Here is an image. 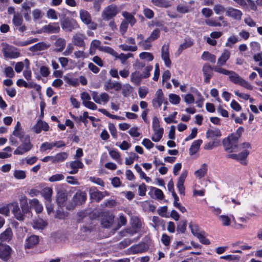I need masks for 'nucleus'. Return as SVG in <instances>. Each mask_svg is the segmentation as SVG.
<instances>
[{"label": "nucleus", "instance_id": "1", "mask_svg": "<svg viewBox=\"0 0 262 262\" xmlns=\"http://www.w3.org/2000/svg\"><path fill=\"white\" fill-rule=\"evenodd\" d=\"M227 75L229 76V80L233 83L238 84L249 90H253V86L235 72L230 71Z\"/></svg>", "mask_w": 262, "mask_h": 262}, {"label": "nucleus", "instance_id": "2", "mask_svg": "<svg viewBox=\"0 0 262 262\" xmlns=\"http://www.w3.org/2000/svg\"><path fill=\"white\" fill-rule=\"evenodd\" d=\"M225 150L229 152H233L237 151L238 147V139L233 135H229L223 141Z\"/></svg>", "mask_w": 262, "mask_h": 262}, {"label": "nucleus", "instance_id": "3", "mask_svg": "<svg viewBox=\"0 0 262 262\" xmlns=\"http://www.w3.org/2000/svg\"><path fill=\"white\" fill-rule=\"evenodd\" d=\"M120 10L115 5H111L106 7L102 12V18L105 21L113 19L119 12Z\"/></svg>", "mask_w": 262, "mask_h": 262}, {"label": "nucleus", "instance_id": "4", "mask_svg": "<svg viewBox=\"0 0 262 262\" xmlns=\"http://www.w3.org/2000/svg\"><path fill=\"white\" fill-rule=\"evenodd\" d=\"M62 29L66 32H72L79 28L77 21L73 18L65 17L60 20Z\"/></svg>", "mask_w": 262, "mask_h": 262}, {"label": "nucleus", "instance_id": "5", "mask_svg": "<svg viewBox=\"0 0 262 262\" xmlns=\"http://www.w3.org/2000/svg\"><path fill=\"white\" fill-rule=\"evenodd\" d=\"M20 141L21 142V144L17 147V148L14 150V155H23L30 150L33 147V145L30 142V137L28 135L26 136L25 140Z\"/></svg>", "mask_w": 262, "mask_h": 262}, {"label": "nucleus", "instance_id": "6", "mask_svg": "<svg viewBox=\"0 0 262 262\" xmlns=\"http://www.w3.org/2000/svg\"><path fill=\"white\" fill-rule=\"evenodd\" d=\"M152 128L154 134L151 137V139L154 142H158L162 138L164 132L163 128L160 127L159 122L157 118H155L152 121Z\"/></svg>", "mask_w": 262, "mask_h": 262}, {"label": "nucleus", "instance_id": "7", "mask_svg": "<svg viewBox=\"0 0 262 262\" xmlns=\"http://www.w3.org/2000/svg\"><path fill=\"white\" fill-rule=\"evenodd\" d=\"M249 153L248 150L245 149L238 154H233L228 155L227 158L235 160L239 162L243 165H247L248 163L247 158Z\"/></svg>", "mask_w": 262, "mask_h": 262}, {"label": "nucleus", "instance_id": "8", "mask_svg": "<svg viewBox=\"0 0 262 262\" xmlns=\"http://www.w3.org/2000/svg\"><path fill=\"white\" fill-rule=\"evenodd\" d=\"M12 249L8 245L0 243V259L8 261L11 256Z\"/></svg>", "mask_w": 262, "mask_h": 262}, {"label": "nucleus", "instance_id": "9", "mask_svg": "<svg viewBox=\"0 0 262 262\" xmlns=\"http://www.w3.org/2000/svg\"><path fill=\"white\" fill-rule=\"evenodd\" d=\"M9 206L12 207V212L15 217L19 221H24L25 218V215L27 213H24L22 210L20 209L17 202H13Z\"/></svg>", "mask_w": 262, "mask_h": 262}, {"label": "nucleus", "instance_id": "10", "mask_svg": "<svg viewBox=\"0 0 262 262\" xmlns=\"http://www.w3.org/2000/svg\"><path fill=\"white\" fill-rule=\"evenodd\" d=\"M86 39V36L79 32L76 33L72 37L73 44L78 47L85 48V43L84 40Z\"/></svg>", "mask_w": 262, "mask_h": 262}, {"label": "nucleus", "instance_id": "11", "mask_svg": "<svg viewBox=\"0 0 262 262\" xmlns=\"http://www.w3.org/2000/svg\"><path fill=\"white\" fill-rule=\"evenodd\" d=\"M194 3V2L193 1L188 2H182L177 5L176 10L177 12L182 14L189 13L192 10L191 5Z\"/></svg>", "mask_w": 262, "mask_h": 262}, {"label": "nucleus", "instance_id": "12", "mask_svg": "<svg viewBox=\"0 0 262 262\" xmlns=\"http://www.w3.org/2000/svg\"><path fill=\"white\" fill-rule=\"evenodd\" d=\"M161 58L164 62L165 66L171 67V62L169 58V45L164 44L161 48Z\"/></svg>", "mask_w": 262, "mask_h": 262}, {"label": "nucleus", "instance_id": "13", "mask_svg": "<svg viewBox=\"0 0 262 262\" xmlns=\"http://www.w3.org/2000/svg\"><path fill=\"white\" fill-rule=\"evenodd\" d=\"M90 194L91 199L94 200L96 202H99L105 196H108L109 193L107 191H100L96 188H91L90 190Z\"/></svg>", "mask_w": 262, "mask_h": 262}, {"label": "nucleus", "instance_id": "14", "mask_svg": "<svg viewBox=\"0 0 262 262\" xmlns=\"http://www.w3.org/2000/svg\"><path fill=\"white\" fill-rule=\"evenodd\" d=\"M213 68L209 64L205 63L204 64L202 68V72L204 78V82L206 83H209L210 79L213 75Z\"/></svg>", "mask_w": 262, "mask_h": 262}, {"label": "nucleus", "instance_id": "15", "mask_svg": "<svg viewBox=\"0 0 262 262\" xmlns=\"http://www.w3.org/2000/svg\"><path fill=\"white\" fill-rule=\"evenodd\" d=\"M92 97L94 101L98 104H106L109 101L110 96L106 93L98 95L96 92H93Z\"/></svg>", "mask_w": 262, "mask_h": 262}, {"label": "nucleus", "instance_id": "16", "mask_svg": "<svg viewBox=\"0 0 262 262\" xmlns=\"http://www.w3.org/2000/svg\"><path fill=\"white\" fill-rule=\"evenodd\" d=\"M226 15L235 20H239L242 18L243 13L238 9L229 7L226 10Z\"/></svg>", "mask_w": 262, "mask_h": 262}, {"label": "nucleus", "instance_id": "17", "mask_svg": "<svg viewBox=\"0 0 262 262\" xmlns=\"http://www.w3.org/2000/svg\"><path fill=\"white\" fill-rule=\"evenodd\" d=\"M69 166L71 169L69 173L71 174H76L78 171L79 168H83L84 164L79 160L77 159L75 161H71L69 163Z\"/></svg>", "mask_w": 262, "mask_h": 262}, {"label": "nucleus", "instance_id": "18", "mask_svg": "<svg viewBox=\"0 0 262 262\" xmlns=\"http://www.w3.org/2000/svg\"><path fill=\"white\" fill-rule=\"evenodd\" d=\"M114 220V216L112 213L108 212H105L103 213V218L101 224L105 228L110 227Z\"/></svg>", "mask_w": 262, "mask_h": 262}, {"label": "nucleus", "instance_id": "19", "mask_svg": "<svg viewBox=\"0 0 262 262\" xmlns=\"http://www.w3.org/2000/svg\"><path fill=\"white\" fill-rule=\"evenodd\" d=\"M187 176V171L186 170L183 171V172L181 173V176L179 178L177 184V187L179 190L180 194L183 195H185V187L184 186V183L185 182Z\"/></svg>", "mask_w": 262, "mask_h": 262}, {"label": "nucleus", "instance_id": "20", "mask_svg": "<svg viewBox=\"0 0 262 262\" xmlns=\"http://www.w3.org/2000/svg\"><path fill=\"white\" fill-rule=\"evenodd\" d=\"M3 52L4 55L6 57L10 58H17L20 55L19 52L15 51L13 50V48L8 45H6V46L3 48Z\"/></svg>", "mask_w": 262, "mask_h": 262}, {"label": "nucleus", "instance_id": "21", "mask_svg": "<svg viewBox=\"0 0 262 262\" xmlns=\"http://www.w3.org/2000/svg\"><path fill=\"white\" fill-rule=\"evenodd\" d=\"M43 32L48 34L57 33L60 31V27L58 23H50L43 27Z\"/></svg>", "mask_w": 262, "mask_h": 262}, {"label": "nucleus", "instance_id": "22", "mask_svg": "<svg viewBox=\"0 0 262 262\" xmlns=\"http://www.w3.org/2000/svg\"><path fill=\"white\" fill-rule=\"evenodd\" d=\"M19 201L22 212L24 213H31V209L28 205V199L25 195H21L19 198Z\"/></svg>", "mask_w": 262, "mask_h": 262}, {"label": "nucleus", "instance_id": "23", "mask_svg": "<svg viewBox=\"0 0 262 262\" xmlns=\"http://www.w3.org/2000/svg\"><path fill=\"white\" fill-rule=\"evenodd\" d=\"M164 101V95L161 89L156 93V98L152 100V104L155 107H160Z\"/></svg>", "mask_w": 262, "mask_h": 262}, {"label": "nucleus", "instance_id": "24", "mask_svg": "<svg viewBox=\"0 0 262 262\" xmlns=\"http://www.w3.org/2000/svg\"><path fill=\"white\" fill-rule=\"evenodd\" d=\"M49 128V126L47 123L40 120L33 127L32 129L35 133L39 134L42 130L45 131L48 130Z\"/></svg>", "mask_w": 262, "mask_h": 262}, {"label": "nucleus", "instance_id": "25", "mask_svg": "<svg viewBox=\"0 0 262 262\" xmlns=\"http://www.w3.org/2000/svg\"><path fill=\"white\" fill-rule=\"evenodd\" d=\"M38 236L34 235H31L26 239L25 247L26 248L31 249L38 244Z\"/></svg>", "mask_w": 262, "mask_h": 262}, {"label": "nucleus", "instance_id": "26", "mask_svg": "<svg viewBox=\"0 0 262 262\" xmlns=\"http://www.w3.org/2000/svg\"><path fill=\"white\" fill-rule=\"evenodd\" d=\"M13 135L19 138L20 141L25 140L26 136L24 135L23 129L21 126L20 123L18 121L14 127Z\"/></svg>", "mask_w": 262, "mask_h": 262}, {"label": "nucleus", "instance_id": "27", "mask_svg": "<svg viewBox=\"0 0 262 262\" xmlns=\"http://www.w3.org/2000/svg\"><path fill=\"white\" fill-rule=\"evenodd\" d=\"M86 199V194L84 192H77L73 196V200L76 205H80Z\"/></svg>", "mask_w": 262, "mask_h": 262}, {"label": "nucleus", "instance_id": "28", "mask_svg": "<svg viewBox=\"0 0 262 262\" xmlns=\"http://www.w3.org/2000/svg\"><path fill=\"white\" fill-rule=\"evenodd\" d=\"M30 208L35 209L37 213L41 212L43 210V206L37 199H33L29 201Z\"/></svg>", "mask_w": 262, "mask_h": 262}, {"label": "nucleus", "instance_id": "29", "mask_svg": "<svg viewBox=\"0 0 262 262\" xmlns=\"http://www.w3.org/2000/svg\"><path fill=\"white\" fill-rule=\"evenodd\" d=\"M112 89H114L116 91H119L122 89V84L118 82H113L111 80L107 81L104 85V89L108 91Z\"/></svg>", "mask_w": 262, "mask_h": 262}, {"label": "nucleus", "instance_id": "30", "mask_svg": "<svg viewBox=\"0 0 262 262\" xmlns=\"http://www.w3.org/2000/svg\"><path fill=\"white\" fill-rule=\"evenodd\" d=\"M143 79H145V77H143L139 71H136L132 73L130 75V81L137 85L140 84Z\"/></svg>", "mask_w": 262, "mask_h": 262}, {"label": "nucleus", "instance_id": "31", "mask_svg": "<svg viewBox=\"0 0 262 262\" xmlns=\"http://www.w3.org/2000/svg\"><path fill=\"white\" fill-rule=\"evenodd\" d=\"M80 17L81 21L86 25L92 23L91 16L89 12L85 10H80L79 11Z\"/></svg>", "mask_w": 262, "mask_h": 262}, {"label": "nucleus", "instance_id": "32", "mask_svg": "<svg viewBox=\"0 0 262 262\" xmlns=\"http://www.w3.org/2000/svg\"><path fill=\"white\" fill-rule=\"evenodd\" d=\"M206 136L207 138L215 140L222 136L220 130L218 128L209 129L207 130Z\"/></svg>", "mask_w": 262, "mask_h": 262}, {"label": "nucleus", "instance_id": "33", "mask_svg": "<svg viewBox=\"0 0 262 262\" xmlns=\"http://www.w3.org/2000/svg\"><path fill=\"white\" fill-rule=\"evenodd\" d=\"M230 56V52L227 49H225L221 56L217 60V64L219 66H222L226 64V61L229 59Z\"/></svg>", "mask_w": 262, "mask_h": 262}, {"label": "nucleus", "instance_id": "34", "mask_svg": "<svg viewBox=\"0 0 262 262\" xmlns=\"http://www.w3.org/2000/svg\"><path fill=\"white\" fill-rule=\"evenodd\" d=\"M13 233L10 228L6 229L5 231L0 234V241L9 242L12 238Z\"/></svg>", "mask_w": 262, "mask_h": 262}, {"label": "nucleus", "instance_id": "35", "mask_svg": "<svg viewBox=\"0 0 262 262\" xmlns=\"http://www.w3.org/2000/svg\"><path fill=\"white\" fill-rule=\"evenodd\" d=\"M31 3H25L22 5L21 12H23L24 16L26 20H30V14L31 13Z\"/></svg>", "mask_w": 262, "mask_h": 262}, {"label": "nucleus", "instance_id": "36", "mask_svg": "<svg viewBox=\"0 0 262 262\" xmlns=\"http://www.w3.org/2000/svg\"><path fill=\"white\" fill-rule=\"evenodd\" d=\"M193 45V41L191 39H185L184 42L180 45L177 53L180 55L183 51L187 48H190Z\"/></svg>", "mask_w": 262, "mask_h": 262}, {"label": "nucleus", "instance_id": "37", "mask_svg": "<svg viewBox=\"0 0 262 262\" xmlns=\"http://www.w3.org/2000/svg\"><path fill=\"white\" fill-rule=\"evenodd\" d=\"M122 15L131 26H133L136 23V19L132 14L127 11H123Z\"/></svg>", "mask_w": 262, "mask_h": 262}, {"label": "nucleus", "instance_id": "38", "mask_svg": "<svg viewBox=\"0 0 262 262\" xmlns=\"http://www.w3.org/2000/svg\"><path fill=\"white\" fill-rule=\"evenodd\" d=\"M233 1L244 8H247L248 5H250L253 10L256 8L254 2L252 0H233Z\"/></svg>", "mask_w": 262, "mask_h": 262}, {"label": "nucleus", "instance_id": "39", "mask_svg": "<svg viewBox=\"0 0 262 262\" xmlns=\"http://www.w3.org/2000/svg\"><path fill=\"white\" fill-rule=\"evenodd\" d=\"M67 200L66 193L62 191H59L57 195V202L60 207L63 206Z\"/></svg>", "mask_w": 262, "mask_h": 262}, {"label": "nucleus", "instance_id": "40", "mask_svg": "<svg viewBox=\"0 0 262 262\" xmlns=\"http://www.w3.org/2000/svg\"><path fill=\"white\" fill-rule=\"evenodd\" d=\"M203 141L201 139L196 140L193 141L189 148V154L193 155L195 154L199 149L200 145Z\"/></svg>", "mask_w": 262, "mask_h": 262}, {"label": "nucleus", "instance_id": "41", "mask_svg": "<svg viewBox=\"0 0 262 262\" xmlns=\"http://www.w3.org/2000/svg\"><path fill=\"white\" fill-rule=\"evenodd\" d=\"M207 171V165L204 163L202 165L201 167L199 169L195 171L194 175L196 178L201 179L206 174Z\"/></svg>", "mask_w": 262, "mask_h": 262}, {"label": "nucleus", "instance_id": "42", "mask_svg": "<svg viewBox=\"0 0 262 262\" xmlns=\"http://www.w3.org/2000/svg\"><path fill=\"white\" fill-rule=\"evenodd\" d=\"M68 154L66 152H60L53 156V163L63 162L68 158Z\"/></svg>", "mask_w": 262, "mask_h": 262}, {"label": "nucleus", "instance_id": "43", "mask_svg": "<svg viewBox=\"0 0 262 262\" xmlns=\"http://www.w3.org/2000/svg\"><path fill=\"white\" fill-rule=\"evenodd\" d=\"M49 47L44 42H38L30 47V50L32 52L42 51L47 49Z\"/></svg>", "mask_w": 262, "mask_h": 262}, {"label": "nucleus", "instance_id": "44", "mask_svg": "<svg viewBox=\"0 0 262 262\" xmlns=\"http://www.w3.org/2000/svg\"><path fill=\"white\" fill-rule=\"evenodd\" d=\"M66 41L64 39L62 38H58L55 42L56 51L58 52L62 51L66 46Z\"/></svg>", "mask_w": 262, "mask_h": 262}, {"label": "nucleus", "instance_id": "45", "mask_svg": "<svg viewBox=\"0 0 262 262\" xmlns=\"http://www.w3.org/2000/svg\"><path fill=\"white\" fill-rule=\"evenodd\" d=\"M12 23L15 27L20 26L23 24V19L20 13L17 12L16 14H14Z\"/></svg>", "mask_w": 262, "mask_h": 262}, {"label": "nucleus", "instance_id": "46", "mask_svg": "<svg viewBox=\"0 0 262 262\" xmlns=\"http://www.w3.org/2000/svg\"><path fill=\"white\" fill-rule=\"evenodd\" d=\"M151 3L156 6L161 8L170 7L169 3L166 0H151Z\"/></svg>", "mask_w": 262, "mask_h": 262}, {"label": "nucleus", "instance_id": "47", "mask_svg": "<svg viewBox=\"0 0 262 262\" xmlns=\"http://www.w3.org/2000/svg\"><path fill=\"white\" fill-rule=\"evenodd\" d=\"M53 193L52 189L50 187H46L42 190V196L47 201L50 202L51 201V196Z\"/></svg>", "mask_w": 262, "mask_h": 262}, {"label": "nucleus", "instance_id": "48", "mask_svg": "<svg viewBox=\"0 0 262 262\" xmlns=\"http://www.w3.org/2000/svg\"><path fill=\"white\" fill-rule=\"evenodd\" d=\"M187 221H180L177 225V231L178 233H184L186 230Z\"/></svg>", "mask_w": 262, "mask_h": 262}, {"label": "nucleus", "instance_id": "49", "mask_svg": "<svg viewBox=\"0 0 262 262\" xmlns=\"http://www.w3.org/2000/svg\"><path fill=\"white\" fill-rule=\"evenodd\" d=\"M202 58L205 60H209L213 63L216 61L215 56L210 54L208 52H204L202 55Z\"/></svg>", "mask_w": 262, "mask_h": 262}, {"label": "nucleus", "instance_id": "50", "mask_svg": "<svg viewBox=\"0 0 262 262\" xmlns=\"http://www.w3.org/2000/svg\"><path fill=\"white\" fill-rule=\"evenodd\" d=\"M47 226V223L46 221L39 219L34 222L33 227L38 229H42Z\"/></svg>", "mask_w": 262, "mask_h": 262}, {"label": "nucleus", "instance_id": "51", "mask_svg": "<svg viewBox=\"0 0 262 262\" xmlns=\"http://www.w3.org/2000/svg\"><path fill=\"white\" fill-rule=\"evenodd\" d=\"M13 176L17 180H24L26 178V171L22 170H15Z\"/></svg>", "mask_w": 262, "mask_h": 262}, {"label": "nucleus", "instance_id": "52", "mask_svg": "<svg viewBox=\"0 0 262 262\" xmlns=\"http://www.w3.org/2000/svg\"><path fill=\"white\" fill-rule=\"evenodd\" d=\"M139 158V156L134 152H130L129 156L125 158V164L131 165L134 163V160H137Z\"/></svg>", "mask_w": 262, "mask_h": 262}, {"label": "nucleus", "instance_id": "53", "mask_svg": "<svg viewBox=\"0 0 262 262\" xmlns=\"http://www.w3.org/2000/svg\"><path fill=\"white\" fill-rule=\"evenodd\" d=\"M110 156L113 159L115 160L118 163L122 164L121 160L120 159V154L115 150H111L109 151Z\"/></svg>", "mask_w": 262, "mask_h": 262}, {"label": "nucleus", "instance_id": "54", "mask_svg": "<svg viewBox=\"0 0 262 262\" xmlns=\"http://www.w3.org/2000/svg\"><path fill=\"white\" fill-rule=\"evenodd\" d=\"M169 100L170 103L177 105L180 103L181 98L179 95L174 94H170L169 95Z\"/></svg>", "mask_w": 262, "mask_h": 262}, {"label": "nucleus", "instance_id": "55", "mask_svg": "<svg viewBox=\"0 0 262 262\" xmlns=\"http://www.w3.org/2000/svg\"><path fill=\"white\" fill-rule=\"evenodd\" d=\"M4 151L0 152V158L5 159L11 156L12 149L10 146H7L4 149Z\"/></svg>", "mask_w": 262, "mask_h": 262}, {"label": "nucleus", "instance_id": "56", "mask_svg": "<svg viewBox=\"0 0 262 262\" xmlns=\"http://www.w3.org/2000/svg\"><path fill=\"white\" fill-rule=\"evenodd\" d=\"M189 227L191 229V231L192 233L198 237L201 233L199 232L198 226L195 224H193L192 222H190L189 225Z\"/></svg>", "mask_w": 262, "mask_h": 262}, {"label": "nucleus", "instance_id": "57", "mask_svg": "<svg viewBox=\"0 0 262 262\" xmlns=\"http://www.w3.org/2000/svg\"><path fill=\"white\" fill-rule=\"evenodd\" d=\"M139 57L141 59L151 61L154 59V56L151 53L143 52L140 54Z\"/></svg>", "mask_w": 262, "mask_h": 262}, {"label": "nucleus", "instance_id": "58", "mask_svg": "<svg viewBox=\"0 0 262 262\" xmlns=\"http://www.w3.org/2000/svg\"><path fill=\"white\" fill-rule=\"evenodd\" d=\"M64 179V176L62 173H56L49 178V181L51 182H55L62 181Z\"/></svg>", "mask_w": 262, "mask_h": 262}, {"label": "nucleus", "instance_id": "59", "mask_svg": "<svg viewBox=\"0 0 262 262\" xmlns=\"http://www.w3.org/2000/svg\"><path fill=\"white\" fill-rule=\"evenodd\" d=\"M100 51L108 53L113 56H117V53L115 52L113 49L110 47L102 46L100 48Z\"/></svg>", "mask_w": 262, "mask_h": 262}, {"label": "nucleus", "instance_id": "60", "mask_svg": "<svg viewBox=\"0 0 262 262\" xmlns=\"http://www.w3.org/2000/svg\"><path fill=\"white\" fill-rule=\"evenodd\" d=\"M238 41V38L235 36H231L229 37L226 43V46L229 48H232L233 45Z\"/></svg>", "mask_w": 262, "mask_h": 262}, {"label": "nucleus", "instance_id": "61", "mask_svg": "<svg viewBox=\"0 0 262 262\" xmlns=\"http://www.w3.org/2000/svg\"><path fill=\"white\" fill-rule=\"evenodd\" d=\"M160 36V30L159 29L154 30L151 33L150 36L147 38V41H153L157 39Z\"/></svg>", "mask_w": 262, "mask_h": 262}, {"label": "nucleus", "instance_id": "62", "mask_svg": "<svg viewBox=\"0 0 262 262\" xmlns=\"http://www.w3.org/2000/svg\"><path fill=\"white\" fill-rule=\"evenodd\" d=\"M16 84L19 87H25L26 88L31 89L32 85L31 82L27 83L23 79H19L16 82Z\"/></svg>", "mask_w": 262, "mask_h": 262}, {"label": "nucleus", "instance_id": "63", "mask_svg": "<svg viewBox=\"0 0 262 262\" xmlns=\"http://www.w3.org/2000/svg\"><path fill=\"white\" fill-rule=\"evenodd\" d=\"M205 23L208 26L211 27H221L222 26L221 23L218 22L217 20L213 18L206 20Z\"/></svg>", "mask_w": 262, "mask_h": 262}, {"label": "nucleus", "instance_id": "64", "mask_svg": "<svg viewBox=\"0 0 262 262\" xmlns=\"http://www.w3.org/2000/svg\"><path fill=\"white\" fill-rule=\"evenodd\" d=\"M152 66L151 65H148L146 66L142 73H141V74L143 76V77H145V78H147L149 77L150 75V72L152 70Z\"/></svg>", "mask_w": 262, "mask_h": 262}]
</instances>
